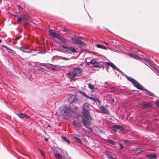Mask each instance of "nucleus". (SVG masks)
Here are the masks:
<instances>
[{
	"label": "nucleus",
	"instance_id": "1",
	"mask_svg": "<svg viewBox=\"0 0 159 159\" xmlns=\"http://www.w3.org/2000/svg\"><path fill=\"white\" fill-rule=\"evenodd\" d=\"M83 73L82 69L79 67H75L73 69L72 72H69L66 74L67 77L70 80H73L75 77L81 76Z\"/></svg>",
	"mask_w": 159,
	"mask_h": 159
},
{
	"label": "nucleus",
	"instance_id": "2",
	"mask_svg": "<svg viewBox=\"0 0 159 159\" xmlns=\"http://www.w3.org/2000/svg\"><path fill=\"white\" fill-rule=\"evenodd\" d=\"M82 115L81 123L83 124L84 127L91 131H92V128L90 126L91 125L90 115L89 114L86 113H82Z\"/></svg>",
	"mask_w": 159,
	"mask_h": 159
},
{
	"label": "nucleus",
	"instance_id": "3",
	"mask_svg": "<svg viewBox=\"0 0 159 159\" xmlns=\"http://www.w3.org/2000/svg\"><path fill=\"white\" fill-rule=\"evenodd\" d=\"M62 112L63 116L66 118H69L75 113L72 108L70 106H66L62 107Z\"/></svg>",
	"mask_w": 159,
	"mask_h": 159
},
{
	"label": "nucleus",
	"instance_id": "4",
	"mask_svg": "<svg viewBox=\"0 0 159 159\" xmlns=\"http://www.w3.org/2000/svg\"><path fill=\"white\" fill-rule=\"evenodd\" d=\"M67 100L70 104H80V102L79 97L76 95L70 96L67 98Z\"/></svg>",
	"mask_w": 159,
	"mask_h": 159
},
{
	"label": "nucleus",
	"instance_id": "5",
	"mask_svg": "<svg viewBox=\"0 0 159 159\" xmlns=\"http://www.w3.org/2000/svg\"><path fill=\"white\" fill-rule=\"evenodd\" d=\"M124 75L126 78L132 83L134 86L136 88L138 89H139V88L140 87L141 85L135 79L132 78L131 77H129L125 74Z\"/></svg>",
	"mask_w": 159,
	"mask_h": 159
},
{
	"label": "nucleus",
	"instance_id": "6",
	"mask_svg": "<svg viewBox=\"0 0 159 159\" xmlns=\"http://www.w3.org/2000/svg\"><path fill=\"white\" fill-rule=\"evenodd\" d=\"M71 39L74 43L79 45L81 47H84L85 45V43L80 40L78 37L74 36L72 37Z\"/></svg>",
	"mask_w": 159,
	"mask_h": 159
},
{
	"label": "nucleus",
	"instance_id": "7",
	"mask_svg": "<svg viewBox=\"0 0 159 159\" xmlns=\"http://www.w3.org/2000/svg\"><path fill=\"white\" fill-rule=\"evenodd\" d=\"M61 47L63 49H66V51L70 54L76 52V49L73 47H69L68 46L62 45Z\"/></svg>",
	"mask_w": 159,
	"mask_h": 159
},
{
	"label": "nucleus",
	"instance_id": "8",
	"mask_svg": "<svg viewBox=\"0 0 159 159\" xmlns=\"http://www.w3.org/2000/svg\"><path fill=\"white\" fill-rule=\"evenodd\" d=\"M49 33L52 35L54 38L57 39L59 40H62L64 39L60 35L58 34L53 31L52 30H49Z\"/></svg>",
	"mask_w": 159,
	"mask_h": 159
},
{
	"label": "nucleus",
	"instance_id": "9",
	"mask_svg": "<svg viewBox=\"0 0 159 159\" xmlns=\"http://www.w3.org/2000/svg\"><path fill=\"white\" fill-rule=\"evenodd\" d=\"M90 105L88 103H85L83 105L82 110V113L89 114L88 111V108L89 107Z\"/></svg>",
	"mask_w": 159,
	"mask_h": 159
},
{
	"label": "nucleus",
	"instance_id": "10",
	"mask_svg": "<svg viewBox=\"0 0 159 159\" xmlns=\"http://www.w3.org/2000/svg\"><path fill=\"white\" fill-rule=\"evenodd\" d=\"M140 90L144 91H145V93L148 94V95L151 96L152 97L151 98H152L154 96V94L148 90L144 88L143 85H141L140 87L139 88V89Z\"/></svg>",
	"mask_w": 159,
	"mask_h": 159
},
{
	"label": "nucleus",
	"instance_id": "11",
	"mask_svg": "<svg viewBox=\"0 0 159 159\" xmlns=\"http://www.w3.org/2000/svg\"><path fill=\"white\" fill-rule=\"evenodd\" d=\"M112 130L114 132H119L123 131L124 129L121 126L119 125H116L111 128Z\"/></svg>",
	"mask_w": 159,
	"mask_h": 159
},
{
	"label": "nucleus",
	"instance_id": "12",
	"mask_svg": "<svg viewBox=\"0 0 159 159\" xmlns=\"http://www.w3.org/2000/svg\"><path fill=\"white\" fill-rule=\"evenodd\" d=\"M106 64L108 66H111L113 69H116L117 71L121 73L122 75L124 74L123 72L121 71L118 68L116 67L113 63L110 62H107Z\"/></svg>",
	"mask_w": 159,
	"mask_h": 159
},
{
	"label": "nucleus",
	"instance_id": "13",
	"mask_svg": "<svg viewBox=\"0 0 159 159\" xmlns=\"http://www.w3.org/2000/svg\"><path fill=\"white\" fill-rule=\"evenodd\" d=\"M99 109L102 111V113L108 114L109 113V111L108 109L105 107L103 106H100L99 107Z\"/></svg>",
	"mask_w": 159,
	"mask_h": 159
},
{
	"label": "nucleus",
	"instance_id": "14",
	"mask_svg": "<svg viewBox=\"0 0 159 159\" xmlns=\"http://www.w3.org/2000/svg\"><path fill=\"white\" fill-rule=\"evenodd\" d=\"M72 124L76 128H79L81 125L80 123L77 120H74L72 122Z\"/></svg>",
	"mask_w": 159,
	"mask_h": 159
},
{
	"label": "nucleus",
	"instance_id": "15",
	"mask_svg": "<svg viewBox=\"0 0 159 159\" xmlns=\"http://www.w3.org/2000/svg\"><path fill=\"white\" fill-rule=\"evenodd\" d=\"M17 48L25 53H30L31 51L30 50L26 48H25L24 47H18Z\"/></svg>",
	"mask_w": 159,
	"mask_h": 159
},
{
	"label": "nucleus",
	"instance_id": "16",
	"mask_svg": "<svg viewBox=\"0 0 159 159\" xmlns=\"http://www.w3.org/2000/svg\"><path fill=\"white\" fill-rule=\"evenodd\" d=\"M151 105L150 103L146 102L141 105V107L143 108H146L150 107Z\"/></svg>",
	"mask_w": 159,
	"mask_h": 159
},
{
	"label": "nucleus",
	"instance_id": "17",
	"mask_svg": "<svg viewBox=\"0 0 159 159\" xmlns=\"http://www.w3.org/2000/svg\"><path fill=\"white\" fill-rule=\"evenodd\" d=\"M146 157L151 159H155L157 158L156 154H147L146 155Z\"/></svg>",
	"mask_w": 159,
	"mask_h": 159
},
{
	"label": "nucleus",
	"instance_id": "18",
	"mask_svg": "<svg viewBox=\"0 0 159 159\" xmlns=\"http://www.w3.org/2000/svg\"><path fill=\"white\" fill-rule=\"evenodd\" d=\"M92 66H93L98 68L103 67V65L102 64L97 62H96L95 64L92 65Z\"/></svg>",
	"mask_w": 159,
	"mask_h": 159
},
{
	"label": "nucleus",
	"instance_id": "19",
	"mask_svg": "<svg viewBox=\"0 0 159 159\" xmlns=\"http://www.w3.org/2000/svg\"><path fill=\"white\" fill-rule=\"evenodd\" d=\"M17 115L20 118H28L29 116L23 113L17 114Z\"/></svg>",
	"mask_w": 159,
	"mask_h": 159
},
{
	"label": "nucleus",
	"instance_id": "20",
	"mask_svg": "<svg viewBox=\"0 0 159 159\" xmlns=\"http://www.w3.org/2000/svg\"><path fill=\"white\" fill-rule=\"evenodd\" d=\"M133 150L136 153H140L142 151V149L139 147L134 148Z\"/></svg>",
	"mask_w": 159,
	"mask_h": 159
},
{
	"label": "nucleus",
	"instance_id": "21",
	"mask_svg": "<svg viewBox=\"0 0 159 159\" xmlns=\"http://www.w3.org/2000/svg\"><path fill=\"white\" fill-rule=\"evenodd\" d=\"M54 156L57 158L58 159H62V155L59 153H56L55 154Z\"/></svg>",
	"mask_w": 159,
	"mask_h": 159
},
{
	"label": "nucleus",
	"instance_id": "22",
	"mask_svg": "<svg viewBox=\"0 0 159 159\" xmlns=\"http://www.w3.org/2000/svg\"><path fill=\"white\" fill-rule=\"evenodd\" d=\"M51 148L53 150L55 151L56 152H62V149L60 148H59L56 147V148Z\"/></svg>",
	"mask_w": 159,
	"mask_h": 159
},
{
	"label": "nucleus",
	"instance_id": "23",
	"mask_svg": "<svg viewBox=\"0 0 159 159\" xmlns=\"http://www.w3.org/2000/svg\"><path fill=\"white\" fill-rule=\"evenodd\" d=\"M73 137L75 139V140L78 143H82L81 139L76 136H73Z\"/></svg>",
	"mask_w": 159,
	"mask_h": 159
},
{
	"label": "nucleus",
	"instance_id": "24",
	"mask_svg": "<svg viewBox=\"0 0 159 159\" xmlns=\"http://www.w3.org/2000/svg\"><path fill=\"white\" fill-rule=\"evenodd\" d=\"M106 141L112 145H114L115 144V142L112 140L110 139H107Z\"/></svg>",
	"mask_w": 159,
	"mask_h": 159
},
{
	"label": "nucleus",
	"instance_id": "25",
	"mask_svg": "<svg viewBox=\"0 0 159 159\" xmlns=\"http://www.w3.org/2000/svg\"><path fill=\"white\" fill-rule=\"evenodd\" d=\"M96 46L97 48H101L102 49H106V47L100 44H96Z\"/></svg>",
	"mask_w": 159,
	"mask_h": 159
},
{
	"label": "nucleus",
	"instance_id": "26",
	"mask_svg": "<svg viewBox=\"0 0 159 159\" xmlns=\"http://www.w3.org/2000/svg\"><path fill=\"white\" fill-rule=\"evenodd\" d=\"M92 100H93L94 102H98V103H99L100 102V101L98 99L96 98L95 97H93Z\"/></svg>",
	"mask_w": 159,
	"mask_h": 159
},
{
	"label": "nucleus",
	"instance_id": "27",
	"mask_svg": "<svg viewBox=\"0 0 159 159\" xmlns=\"http://www.w3.org/2000/svg\"><path fill=\"white\" fill-rule=\"evenodd\" d=\"M2 47L4 48H5L6 49L8 50L13 51V50L12 49H11V48H8L6 46H5L4 45H2Z\"/></svg>",
	"mask_w": 159,
	"mask_h": 159
},
{
	"label": "nucleus",
	"instance_id": "28",
	"mask_svg": "<svg viewBox=\"0 0 159 159\" xmlns=\"http://www.w3.org/2000/svg\"><path fill=\"white\" fill-rule=\"evenodd\" d=\"M89 88L91 89H93L94 88V86L90 83L88 84Z\"/></svg>",
	"mask_w": 159,
	"mask_h": 159
},
{
	"label": "nucleus",
	"instance_id": "29",
	"mask_svg": "<svg viewBox=\"0 0 159 159\" xmlns=\"http://www.w3.org/2000/svg\"><path fill=\"white\" fill-rule=\"evenodd\" d=\"M134 58L138 60L142 59V58H141L139 56H138L135 54L134 55Z\"/></svg>",
	"mask_w": 159,
	"mask_h": 159
},
{
	"label": "nucleus",
	"instance_id": "30",
	"mask_svg": "<svg viewBox=\"0 0 159 159\" xmlns=\"http://www.w3.org/2000/svg\"><path fill=\"white\" fill-rule=\"evenodd\" d=\"M79 93L82 95L84 96L85 98H86L87 96V95H86L84 92L80 91H79Z\"/></svg>",
	"mask_w": 159,
	"mask_h": 159
},
{
	"label": "nucleus",
	"instance_id": "31",
	"mask_svg": "<svg viewBox=\"0 0 159 159\" xmlns=\"http://www.w3.org/2000/svg\"><path fill=\"white\" fill-rule=\"evenodd\" d=\"M23 20V19L22 17H18L17 19V21L19 22H21Z\"/></svg>",
	"mask_w": 159,
	"mask_h": 159
},
{
	"label": "nucleus",
	"instance_id": "32",
	"mask_svg": "<svg viewBox=\"0 0 159 159\" xmlns=\"http://www.w3.org/2000/svg\"><path fill=\"white\" fill-rule=\"evenodd\" d=\"M97 62V61L96 60H94L93 59L90 62L91 63V64L92 65L95 64L96 62Z\"/></svg>",
	"mask_w": 159,
	"mask_h": 159
},
{
	"label": "nucleus",
	"instance_id": "33",
	"mask_svg": "<svg viewBox=\"0 0 159 159\" xmlns=\"http://www.w3.org/2000/svg\"><path fill=\"white\" fill-rule=\"evenodd\" d=\"M144 60L145 61V62H146V63H147L148 64L150 61V60H149L147 59V58H144Z\"/></svg>",
	"mask_w": 159,
	"mask_h": 159
},
{
	"label": "nucleus",
	"instance_id": "34",
	"mask_svg": "<svg viewBox=\"0 0 159 159\" xmlns=\"http://www.w3.org/2000/svg\"><path fill=\"white\" fill-rule=\"evenodd\" d=\"M39 151L40 152V153H41V155H42V156H45V154L43 151L42 150L40 149Z\"/></svg>",
	"mask_w": 159,
	"mask_h": 159
},
{
	"label": "nucleus",
	"instance_id": "35",
	"mask_svg": "<svg viewBox=\"0 0 159 159\" xmlns=\"http://www.w3.org/2000/svg\"><path fill=\"white\" fill-rule=\"evenodd\" d=\"M155 105L157 107H159V102L158 100L156 101L155 103Z\"/></svg>",
	"mask_w": 159,
	"mask_h": 159
},
{
	"label": "nucleus",
	"instance_id": "36",
	"mask_svg": "<svg viewBox=\"0 0 159 159\" xmlns=\"http://www.w3.org/2000/svg\"><path fill=\"white\" fill-rule=\"evenodd\" d=\"M149 65L152 67H153V66H154V65L153 63H152L151 61L149 62V63H148Z\"/></svg>",
	"mask_w": 159,
	"mask_h": 159
},
{
	"label": "nucleus",
	"instance_id": "37",
	"mask_svg": "<svg viewBox=\"0 0 159 159\" xmlns=\"http://www.w3.org/2000/svg\"><path fill=\"white\" fill-rule=\"evenodd\" d=\"M110 101L111 103L113 104L114 103L115 101L113 99V98H111L110 99Z\"/></svg>",
	"mask_w": 159,
	"mask_h": 159
},
{
	"label": "nucleus",
	"instance_id": "38",
	"mask_svg": "<svg viewBox=\"0 0 159 159\" xmlns=\"http://www.w3.org/2000/svg\"><path fill=\"white\" fill-rule=\"evenodd\" d=\"M61 139L63 141L65 142H66V141H67V139L66 138V137L63 136L61 137Z\"/></svg>",
	"mask_w": 159,
	"mask_h": 159
},
{
	"label": "nucleus",
	"instance_id": "39",
	"mask_svg": "<svg viewBox=\"0 0 159 159\" xmlns=\"http://www.w3.org/2000/svg\"><path fill=\"white\" fill-rule=\"evenodd\" d=\"M135 55V54H134V53H129V56L130 57H132V58H134V56Z\"/></svg>",
	"mask_w": 159,
	"mask_h": 159
},
{
	"label": "nucleus",
	"instance_id": "40",
	"mask_svg": "<svg viewBox=\"0 0 159 159\" xmlns=\"http://www.w3.org/2000/svg\"><path fill=\"white\" fill-rule=\"evenodd\" d=\"M77 109L78 107L76 106H75L74 107L73 109H72V110H73L75 112V110H76Z\"/></svg>",
	"mask_w": 159,
	"mask_h": 159
},
{
	"label": "nucleus",
	"instance_id": "41",
	"mask_svg": "<svg viewBox=\"0 0 159 159\" xmlns=\"http://www.w3.org/2000/svg\"><path fill=\"white\" fill-rule=\"evenodd\" d=\"M119 144L120 145V149H122L123 147V146L122 145L121 143H119Z\"/></svg>",
	"mask_w": 159,
	"mask_h": 159
},
{
	"label": "nucleus",
	"instance_id": "42",
	"mask_svg": "<svg viewBox=\"0 0 159 159\" xmlns=\"http://www.w3.org/2000/svg\"><path fill=\"white\" fill-rule=\"evenodd\" d=\"M93 98V97H89V96H88V95H87V97L86 98H89L91 100H92Z\"/></svg>",
	"mask_w": 159,
	"mask_h": 159
},
{
	"label": "nucleus",
	"instance_id": "43",
	"mask_svg": "<svg viewBox=\"0 0 159 159\" xmlns=\"http://www.w3.org/2000/svg\"><path fill=\"white\" fill-rule=\"evenodd\" d=\"M66 141L68 144L70 143V141L69 140H67V141Z\"/></svg>",
	"mask_w": 159,
	"mask_h": 159
},
{
	"label": "nucleus",
	"instance_id": "44",
	"mask_svg": "<svg viewBox=\"0 0 159 159\" xmlns=\"http://www.w3.org/2000/svg\"><path fill=\"white\" fill-rule=\"evenodd\" d=\"M45 140L46 141H47L48 140V139L47 138H45Z\"/></svg>",
	"mask_w": 159,
	"mask_h": 159
},
{
	"label": "nucleus",
	"instance_id": "45",
	"mask_svg": "<svg viewBox=\"0 0 159 159\" xmlns=\"http://www.w3.org/2000/svg\"><path fill=\"white\" fill-rule=\"evenodd\" d=\"M18 7H20V8H21V9H22V7H21V6H20V5H18Z\"/></svg>",
	"mask_w": 159,
	"mask_h": 159
},
{
	"label": "nucleus",
	"instance_id": "46",
	"mask_svg": "<svg viewBox=\"0 0 159 159\" xmlns=\"http://www.w3.org/2000/svg\"><path fill=\"white\" fill-rule=\"evenodd\" d=\"M104 43H105V44H106L107 45H108L109 44V43H107V42H105L104 41Z\"/></svg>",
	"mask_w": 159,
	"mask_h": 159
},
{
	"label": "nucleus",
	"instance_id": "47",
	"mask_svg": "<svg viewBox=\"0 0 159 159\" xmlns=\"http://www.w3.org/2000/svg\"><path fill=\"white\" fill-rule=\"evenodd\" d=\"M112 159H116V158L115 157H112Z\"/></svg>",
	"mask_w": 159,
	"mask_h": 159
},
{
	"label": "nucleus",
	"instance_id": "48",
	"mask_svg": "<svg viewBox=\"0 0 159 159\" xmlns=\"http://www.w3.org/2000/svg\"><path fill=\"white\" fill-rule=\"evenodd\" d=\"M2 42V40L0 39V43H1Z\"/></svg>",
	"mask_w": 159,
	"mask_h": 159
},
{
	"label": "nucleus",
	"instance_id": "49",
	"mask_svg": "<svg viewBox=\"0 0 159 159\" xmlns=\"http://www.w3.org/2000/svg\"><path fill=\"white\" fill-rule=\"evenodd\" d=\"M47 126L48 127H50V125H48Z\"/></svg>",
	"mask_w": 159,
	"mask_h": 159
},
{
	"label": "nucleus",
	"instance_id": "50",
	"mask_svg": "<svg viewBox=\"0 0 159 159\" xmlns=\"http://www.w3.org/2000/svg\"><path fill=\"white\" fill-rule=\"evenodd\" d=\"M115 72L116 74H117V73L116 71H115Z\"/></svg>",
	"mask_w": 159,
	"mask_h": 159
},
{
	"label": "nucleus",
	"instance_id": "51",
	"mask_svg": "<svg viewBox=\"0 0 159 159\" xmlns=\"http://www.w3.org/2000/svg\"><path fill=\"white\" fill-rule=\"evenodd\" d=\"M118 77H119V74L118 75Z\"/></svg>",
	"mask_w": 159,
	"mask_h": 159
},
{
	"label": "nucleus",
	"instance_id": "52",
	"mask_svg": "<svg viewBox=\"0 0 159 159\" xmlns=\"http://www.w3.org/2000/svg\"><path fill=\"white\" fill-rule=\"evenodd\" d=\"M125 143H126V142H125Z\"/></svg>",
	"mask_w": 159,
	"mask_h": 159
},
{
	"label": "nucleus",
	"instance_id": "53",
	"mask_svg": "<svg viewBox=\"0 0 159 159\" xmlns=\"http://www.w3.org/2000/svg\"><path fill=\"white\" fill-rule=\"evenodd\" d=\"M1 2V0H0V2Z\"/></svg>",
	"mask_w": 159,
	"mask_h": 159
}]
</instances>
